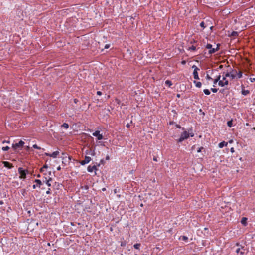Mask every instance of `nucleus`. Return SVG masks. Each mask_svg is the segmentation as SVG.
Instances as JSON below:
<instances>
[{"instance_id":"64","label":"nucleus","mask_w":255,"mask_h":255,"mask_svg":"<svg viewBox=\"0 0 255 255\" xmlns=\"http://www.w3.org/2000/svg\"><path fill=\"white\" fill-rule=\"evenodd\" d=\"M68 158L70 160H71V157L70 156H69Z\"/></svg>"},{"instance_id":"28","label":"nucleus","mask_w":255,"mask_h":255,"mask_svg":"<svg viewBox=\"0 0 255 255\" xmlns=\"http://www.w3.org/2000/svg\"><path fill=\"white\" fill-rule=\"evenodd\" d=\"M200 26L203 28H205L206 27V26L205 25L204 22L203 21L200 23Z\"/></svg>"},{"instance_id":"3","label":"nucleus","mask_w":255,"mask_h":255,"mask_svg":"<svg viewBox=\"0 0 255 255\" xmlns=\"http://www.w3.org/2000/svg\"><path fill=\"white\" fill-rule=\"evenodd\" d=\"M237 74V71L235 69H231L230 72H226L225 73V77H228L230 79L233 80L236 78V74Z\"/></svg>"},{"instance_id":"53","label":"nucleus","mask_w":255,"mask_h":255,"mask_svg":"<svg viewBox=\"0 0 255 255\" xmlns=\"http://www.w3.org/2000/svg\"><path fill=\"white\" fill-rule=\"evenodd\" d=\"M236 246H240L239 243H236Z\"/></svg>"},{"instance_id":"27","label":"nucleus","mask_w":255,"mask_h":255,"mask_svg":"<svg viewBox=\"0 0 255 255\" xmlns=\"http://www.w3.org/2000/svg\"><path fill=\"white\" fill-rule=\"evenodd\" d=\"M189 50L191 51H195L196 47L195 46L192 45V46L189 48Z\"/></svg>"},{"instance_id":"56","label":"nucleus","mask_w":255,"mask_h":255,"mask_svg":"<svg viewBox=\"0 0 255 255\" xmlns=\"http://www.w3.org/2000/svg\"><path fill=\"white\" fill-rule=\"evenodd\" d=\"M233 33L234 34H232V35H235V33L236 34L237 33L236 32H234Z\"/></svg>"},{"instance_id":"19","label":"nucleus","mask_w":255,"mask_h":255,"mask_svg":"<svg viewBox=\"0 0 255 255\" xmlns=\"http://www.w3.org/2000/svg\"><path fill=\"white\" fill-rule=\"evenodd\" d=\"M165 83L166 85H167L169 87H170L171 85H172V82L169 80L165 81Z\"/></svg>"},{"instance_id":"49","label":"nucleus","mask_w":255,"mask_h":255,"mask_svg":"<svg viewBox=\"0 0 255 255\" xmlns=\"http://www.w3.org/2000/svg\"><path fill=\"white\" fill-rule=\"evenodd\" d=\"M233 140H230L229 141V142L230 143H233Z\"/></svg>"},{"instance_id":"20","label":"nucleus","mask_w":255,"mask_h":255,"mask_svg":"<svg viewBox=\"0 0 255 255\" xmlns=\"http://www.w3.org/2000/svg\"><path fill=\"white\" fill-rule=\"evenodd\" d=\"M179 239L180 240H182L184 241H187L188 240V238L187 236H181L179 238Z\"/></svg>"},{"instance_id":"44","label":"nucleus","mask_w":255,"mask_h":255,"mask_svg":"<svg viewBox=\"0 0 255 255\" xmlns=\"http://www.w3.org/2000/svg\"><path fill=\"white\" fill-rule=\"evenodd\" d=\"M230 150H231V152L233 153V152H234V148H233V147L231 148V149H230Z\"/></svg>"},{"instance_id":"10","label":"nucleus","mask_w":255,"mask_h":255,"mask_svg":"<svg viewBox=\"0 0 255 255\" xmlns=\"http://www.w3.org/2000/svg\"><path fill=\"white\" fill-rule=\"evenodd\" d=\"M92 135L94 136L97 137L98 140H102L103 138V136L102 134H100V131L98 130L96 131L93 132Z\"/></svg>"},{"instance_id":"26","label":"nucleus","mask_w":255,"mask_h":255,"mask_svg":"<svg viewBox=\"0 0 255 255\" xmlns=\"http://www.w3.org/2000/svg\"><path fill=\"white\" fill-rule=\"evenodd\" d=\"M62 127L66 129H67L69 128V125L67 123H64L62 124Z\"/></svg>"},{"instance_id":"48","label":"nucleus","mask_w":255,"mask_h":255,"mask_svg":"<svg viewBox=\"0 0 255 255\" xmlns=\"http://www.w3.org/2000/svg\"><path fill=\"white\" fill-rule=\"evenodd\" d=\"M57 170H61V167L60 166H58L57 168Z\"/></svg>"},{"instance_id":"42","label":"nucleus","mask_w":255,"mask_h":255,"mask_svg":"<svg viewBox=\"0 0 255 255\" xmlns=\"http://www.w3.org/2000/svg\"><path fill=\"white\" fill-rule=\"evenodd\" d=\"M46 194H51V192H50V189H49L47 191H46Z\"/></svg>"},{"instance_id":"41","label":"nucleus","mask_w":255,"mask_h":255,"mask_svg":"<svg viewBox=\"0 0 255 255\" xmlns=\"http://www.w3.org/2000/svg\"><path fill=\"white\" fill-rule=\"evenodd\" d=\"M40 171L41 173H43L44 171V169L43 168V167H42L40 169Z\"/></svg>"},{"instance_id":"59","label":"nucleus","mask_w":255,"mask_h":255,"mask_svg":"<svg viewBox=\"0 0 255 255\" xmlns=\"http://www.w3.org/2000/svg\"><path fill=\"white\" fill-rule=\"evenodd\" d=\"M178 97H180V95L179 94H177V96Z\"/></svg>"},{"instance_id":"47","label":"nucleus","mask_w":255,"mask_h":255,"mask_svg":"<svg viewBox=\"0 0 255 255\" xmlns=\"http://www.w3.org/2000/svg\"><path fill=\"white\" fill-rule=\"evenodd\" d=\"M153 160H154V161H157V158H156V157H154L153 158Z\"/></svg>"},{"instance_id":"14","label":"nucleus","mask_w":255,"mask_h":255,"mask_svg":"<svg viewBox=\"0 0 255 255\" xmlns=\"http://www.w3.org/2000/svg\"><path fill=\"white\" fill-rule=\"evenodd\" d=\"M227 144H228V143L227 142H226L225 141H223V142H220L218 146L220 148H223V147L224 146H227Z\"/></svg>"},{"instance_id":"23","label":"nucleus","mask_w":255,"mask_h":255,"mask_svg":"<svg viewBox=\"0 0 255 255\" xmlns=\"http://www.w3.org/2000/svg\"><path fill=\"white\" fill-rule=\"evenodd\" d=\"M140 246H141L140 244L136 243L134 245L133 247L136 249H139Z\"/></svg>"},{"instance_id":"35","label":"nucleus","mask_w":255,"mask_h":255,"mask_svg":"<svg viewBox=\"0 0 255 255\" xmlns=\"http://www.w3.org/2000/svg\"><path fill=\"white\" fill-rule=\"evenodd\" d=\"M203 149V147H200L198 150H197V152L199 153V152H201L202 151V150Z\"/></svg>"},{"instance_id":"51","label":"nucleus","mask_w":255,"mask_h":255,"mask_svg":"<svg viewBox=\"0 0 255 255\" xmlns=\"http://www.w3.org/2000/svg\"><path fill=\"white\" fill-rule=\"evenodd\" d=\"M106 160H109V156H107L106 158Z\"/></svg>"},{"instance_id":"16","label":"nucleus","mask_w":255,"mask_h":255,"mask_svg":"<svg viewBox=\"0 0 255 255\" xmlns=\"http://www.w3.org/2000/svg\"><path fill=\"white\" fill-rule=\"evenodd\" d=\"M193 83L195 84L196 87L200 88L202 86V83L200 82H197L196 81H194Z\"/></svg>"},{"instance_id":"31","label":"nucleus","mask_w":255,"mask_h":255,"mask_svg":"<svg viewBox=\"0 0 255 255\" xmlns=\"http://www.w3.org/2000/svg\"><path fill=\"white\" fill-rule=\"evenodd\" d=\"M206 79L208 80H213V79L208 74H207L206 75Z\"/></svg>"},{"instance_id":"54","label":"nucleus","mask_w":255,"mask_h":255,"mask_svg":"<svg viewBox=\"0 0 255 255\" xmlns=\"http://www.w3.org/2000/svg\"><path fill=\"white\" fill-rule=\"evenodd\" d=\"M37 176V177H40V174H38Z\"/></svg>"},{"instance_id":"9","label":"nucleus","mask_w":255,"mask_h":255,"mask_svg":"<svg viewBox=\"0 0 255 255\" xmlns=\"http://www.w3.org/2000/svg\"><path fill=\"white\" fill-rule=\"evenodd\" d=\"M45 155L47 156L55 158L59 155V152L58 151H56L52 153H45Z\"/></svg>"},{"instance_id":"36","label":"nucleus","mask_w":255,"mask_h":255,"mask_svg":"<svg viewBox=\"0 0 255 255\" xmlns=\"http://www.w3.org/2000/svg\"><path fill=\"white\" fill-rule=\"evenodd\" d=\"M218 82V80H215L214 79V81H213V86L215 87V85L217 84V83Z\"/></svg>"},{"instance_id":"32","label":"nucleus","mask_w":255,"mask_h":255,"mask_svg":"<svg viewBox=\"0 0 255 255\" xmlns=\"http://www.w3.org/2000/svg\"><path fill=\"white\" fill-rule=\"evenodd\" d=\"M211 90L213 92V93H216L218 91V89H216V88H211Z\"/></svg>"},{"instance_id":"40","label":"nucleus","mask_w":255,"mask_h":255,"mask_svg":"<svg viewBox=\"0 0 255 255\" xmlns=\"http://www.w3.org/2000/svg\"><path fill=\"white\" fill-rule=\"evenodd\" d=\"M42 167L44 169H47L48 168V165L46 164H45V165H44V166Z\"/></svg>"},{"instance_id":"22","label":"nucleus","mask_w":255,"mask_h":255,"mask_svg":"<svg viewBox=\"0 0 255 255\" xmlns=\"http://www.w3.org/2000/svg\"><path fill=\"white\" fill-rule=\"evenodd\" d=\"M45 179L46 180V184L48 186H51V184L50 183V181L52 180V178H49L48 180H47V178H45Z\"/></svg>"},{"instance_id":"11","label":"nucleus","mask_w":255,"mask_h":255,"mask_svg":"<svg viewBox=\"0 0 255 255\" xmlns=\"http://www.w3.org/2000/svg\"><path fill=\"white\" fill-rule=\"evenodd\" d=\"M2 164L4 165V167H7L8 169H11L13 167V165L8 161H3Z\"/></svg>"},{"instance_id":"30","label":"nucleus","mask_w":255,"mask_h":255,"mask_svg":"<svg viewBox=\"0 0 255 255\" xmlns=\"http://www.w3.org/2000/svg\"><path fill=\"white\" fill-rule=\"evenodd\" d=\"M33 147L35 149H40L41 148L39 146H38L36 144H34L33 145Z\"/></svg>"},{"instance_id":"52","label":"nucleus","mask_w":255,"mask_h":255,"mask_svg":"<svg viewBox=\"0 0 255 255\" xmlns=\"http://www.w3.org/2000/svg\"><path fill=\"white\" fill-rule=\"evenodd\" d=\"M125 245V243H122L121 245L122 246H124Z\"/></svg>"},{"instance_id":"45","label":"nucleus","mask_w":255,"mask_h":255,"mask_svg":"<svg viewBox=\"0 0 255 255\" xmlns=\"http://www.w3.org/2000/svg\"><path fill=\"white\" fill-rule=\"evenodd\" d=\"M176 127L179 128H181V126L179 125H176Z\"/></svg>"},{"instance_id":"61","label":"nucleus","mask_w":255,"mask_h":255,"mask_svg":"<svg viewBox=\"0 0 255 255\" xmlns=\"http://www.w3.org/2000/svg\"><path fill=\"white\" fill-rule=\"evenodd\" d=\"M64 157H67V156H64V157H63V158H64Z\"/></svg>"},{"instance_id":"29","label":"nucleus","mask_w":255,"mask_h":255,"mask_svg":"<svg viewBox=\"0 0 255 255\" xmlns=\"http://www.w3.org/2000/svg\"><path fill=\"white\" fill-rule=\"evenodd\" d=\"M9 149V147L8 146H5V147H3L2 148V150L4 151H7Z\"/></svg>"},{"instance_id":"13","label":"nucleus","mask_w":255,"mask_h":255,"mask_svg":"<svg viewBox=\"0 0 255 255\" xmlns=\"http://www.w3.org/2000/svg\"><path fill=\"white\" fill-rule=\"evenodd\" d=\"M97 170V167L95 165L90 166L89 165L87 168V170L89 172H92L94 171Z\"/></svg>"},{"instance_id":"25","label":"nucleus","mask_w":255,"mask_h":255,"mask_svg":"<svg viewBox=\"0 0 255 255\" xmlns=\"http://www.w3.org/2000/svg\"><path fill=\"white\" fill-rule=\"evenodd\" d=\"M227 125L229 127H232V126H233V121L232 120H230V121H228Z\"/></svg>"},{"instance_id":"15","label":"nucleus","mask_w":255,"mask_h":255,"mask_svg":"<svg viewBox=\"0 0 255 255\" xmlns=\"http://www.w3.org/2000/svg\"><path fill=\"white\" fill-rule=\"evenodd\" d=\"M247 218L246 217H243L242 218V220L241 221V223L244 226H246L247 225Z\"/></svg>"},{"instance_id":"39","label":"nucleus","mask_w":255,"mask_h":255,"mask_svg":"<svg viewBox=\"0 0 255 255\" xmlns=\"http://www.w3.org/2000/svg\"><path fill=\"white\" fill-rule=\"evenodd\" d=\"M110 47L109 44H106L105 46V49H108Z\"/></svg>"},{"instance_id":"24","label":"nucleus","mask_w":255,"mask_h":255,"mask_svg":"<svg viewBox=\"0 0 255 255\" xmlns=\"http://www.w3.org/2000/svg\"><path fill=\"white\" fill-rule=\"evenodd\" d=\"M203 92L205 93V94H206L207 95H209L210 94V91L208 89H204L203 90Z\"/></svg>"},{"instance_id":"21","label":"nucleus","mask_w":255,"mask_h":255,"mask_svg":"<svg viewBox=\"0 0 255 255\" xmlns=\"http://www.w3.org/2000/svg\"><path fill=\"white\" fill-rule=\"evenodd\" d=\"M249 93V91L248 90H242V94L244 95H247Z\"/></svg>"},{"instance_id":"17","label":"nucleus","mask_w":255,"mask_h":255,"mask_svg":"<svg viewBox=\"0 0 255 255\" xmlns=\"http://www.w3.org/2000/svg\"><path fill=\"white\" fill-rule=\"evenodd\" d=\"M91 160V158L89 156H85L84 161L85 162H86L87 164L89 163L90 161Z\"/></svg>"},{"instance_id":"8","label":"nucleus","mask_w":255,"mask_h":255,"mask_svg":"<svg viewBox=\"0 0 255 255\" xmlns=\"http://www.w3.org/2000/svg\"><path fill=\"white\" fill-rule=\"evenodd\" d=\"M236 252L237 254H239L241 255H243L246 254L247 252H246V249L244 247L241 246V248H239L236 249Z\"/></svg>"},{"instance_id":"6","label":"nucleus","mask_w":255,"mask_h":255,"mask_svg":"<svg viewBox=\"0 0 255 255\" xmlns=\"http://www.w3.org/2000/svg\"><path fill=\"white\" fill-rule=\"evenodd\" d=\"M226 77H225V74L223 76L222 80L221 81H219L218 82V85L220 86L224 87L225 86H227L229 84L228 80L226 79Z\"/></svg>"},{"instance_id":"62","label":"nucleus","mask_w":255,"mask_h":255,"mask_svg":"<svg viewBox=\"0 0 255 255\" xmlns=\"http://www.w3.org/2000/svg\"><path fill=\"white\" fill-rule=\"evenodd\" d=\"M64 157H67V156H64V157H63V158H64Z\"/></svg>"},{"instance_id":"50","label":"nucleus","mask_w":255,"mask_h":255,"mask_svg":"<svg viewBox=\"0 0 255 255\" xmlns=\"http://www.w3.org/2000/svg\"><path fill=\"white\" fill-rule=\"evenodd\" d=\"M77 101H78V100H77V99H74V102H75V103H76Z\"/></svg>"},{"instance_id":"60","label":"nucleus","mask_w":255,"mask_h":255,"mask_svg":"<svg viewBox=\"0 0 255 255\" xmlns=\"http://www.w3.org/2000/svg\"><path fill=\"white\" fill-rule=\"evenodd\" d=\"M140 206H141V207H142V206H143V204H141Z\"/></svg>"},{"instance_id":"34","label":"nucleus","mask_w":255,"mask_h":255,"mask_svg":"<svg viewBox=\"0 0 255 255\" xmlns=\"http://www.w3.org/2000/svg\"><path fill=\"white\" fill-rule=\"evenodd\" d=\"M80 163L82 165H84L87 164L86 162H85L84 160L81 161Z\"/></svg>"},{"instance_id":"57","label":"nucleus","mask_w":255,"mask_h":255,"mask_svg":"<svg viewBox=\"0 0 255 255\" xmlns=\"http://www.w3.org/2000/svg\"><path fill=\"white\" fill-rule=\"evenodd\" d=\"M233 33L234 34H232V35H235V33L236 34L237 33L236 32H234Z\"/></svg>"},{"instance_id":"43","label":"nucleus","mask_w":255,"mask_h":255,"mask_svg":"<svg viewBox=\"0 0 255 255\" xmlns=\"http://www.w3.org/2000/svg\"><path fill=\"white\" fill-rule=\"evenodd\" d=\"M97 94L100 96L102 94V93L101 91H97Z\"/></svg>"},{"instance_id":"46","label":"nucleus","mask_w":255,"mask_h":255,"mask_svg":"<svg viewBox=\"0 0 255 255\" xmlns=\"http://www.w3.org/2000/svg\"><path fill=\"white\" fill-rule=\"evenodd\" d=\"M126 127H127V128H129V127H130V124H127L126 125Z\"/></svg>"},{"instance_id":"58","label":"nucleus","mask_w":255,"mask_h":255,"mask_svg":"<svg viewBox=\"0 0 255 255\" xmlns=\"http://www.w3.org/2000/svg\"><path fill=\"white\" fill-rule=\"evenodd\" d=\"M3 203L2 201H0V204H2Z\"/></svg>"},{"instance_id":"38","label":"nucleus","mask_w":255,"mask_h":255,"mask_svg":"<svg viewBox=\"0 0 255 255\" xmlns=\"http://www.w3.org/2000/svg\"><path fill=\"white\" fill-rule=\"evenodd\" d=\"M250 80L251 82H253L255 81V78H250Z\"/></svg>"},{"instance_id":"33","label":"nucleus","mask_w":255,"mask_h":255,"mask_svg":"<svg viewBox=\"0 0 255 255\" xmlns=\"http://www.w3.org/2000/svg\"><path fill=\"white\" fill-rule=\"evenodd\" d=\"M220 78H221V76L219 75L217 76L216 78L215 79L218 80V82H219V81H221V80H220Z\"/></svg>"},{"instance_id":"37","label":"nucleus","mask_w":255,"mask_h":255,"mask_svg":"<svg viewBox=\"0 0 255 255\" xmlns=\"http://www.w3.org/2000/svg\"><path fill=\"white\" fill-rule=\"evenodd\" d=\"M5 143H10V141L9 140H4L2 141V143L4 144Z\"/></svg>"},{"instance_id":"4","label":"nucleus","mask_w":255,"mask_h":255,"mask_svg":"<svg viewBox=\"0 0 255 255\" xmlns=\"http://www.w3.org/2000/svg\"><path fill=\"white\" fill-rule=\"evenodd\" d=\"M18 173L20 174L19 178L20 179H25L26 177V175L28 173L27 170H23L22 168L19 167L18 169Z\"/></svg>"},{"instance_id":"55","label":"nucleus","mask_w":255,"mask_h":255,"mask_svg":"<svg viewBox=\"0 0 255 255\" xmlns=\"http://www.w3.org/2000/svg\"><path fill=\"white\" fill-rule=\"evenodd\" d=\"M233 33L234 34H232V35H235V33L236 34L237 33L236 32H234Z\"/></svg>"},{"instance_id":"18","label":"nucleus","mask_w":255,"mask_h":255,"mask_svg":"<svg viewBox=\"0 0 255 255\" xmlns=\"http://www.w3.org/2000/svg\"><path fill=\"white\" fill-rule=\"evenodd\" d=\"M242 77V72L241 71H239L238 72H237V74H236V78L240 79Z\"/></svg>"},{"instance_id":"63","label":"nucleus","mask_w":255,"mask_h":255,"mask_svg":"<svg viewBox=\"0 0 255 255\" xmlns=\"http://www.w3.org/2000/svg\"><path fill=\"white\" fill-rule=\"evenodd\" d=\"M64 157H67V156H64V157H63V158H64Z\"/></svg>"},{"instance_id":"5","label":"nucleus","mask_w":255,"mask_h":255,"mask_svg":"<svg viewBox=\"0 0 255 255\" xmlns=\"http://www.w3.org/2000/svg\"><path fill=\"white\" fill-rule=\"evenodd\" d=\"M24 142L20 140L18 143L12 144V148L14 151H16L18 149H21L22 147L24 146Z\"/></svg>"},{"instance_id":"7","label":"nucleus","mask_w":255,"mask_h":255,"mask_svg":"<svg viewBox=\"0 0 255 255\" xmlns=\"http://www.w3.org/2000/svg\"><path fill=\"white\" fill-rule=\"evenodd\" d=\"M192 68L194 69V71H193V73L194 78L196 80H199V77L198 76V71H199V70H200L199 68H198L195 65H193L192 66Z\"/></svg>"},{"instance_id":"12","label":"nucleus","mask_w":255,"mask_h":255,"mask_svg":"<svg viewBox=\"0 0 255 255\" xmlns=\"http://www.w3.org/2000/svg\"><path fill=\"white\" fill-rule=\"evenodd\" d=\"M34 182H35L36 183V184L33 185V189H35L36 188V187H40V185H42V182L40 180L35 179L34 181Z\"/></svg>"},{"instance_id":"2","label":"nucleus","mask_w":255,"mask_h":255,"mask_svg":"<svg viewBox=\"0 0 255 255\" xmlns=\"http://www.w3.org/2000/svg\"><path fill=\"white\" fill-rule=\"evenodd\" d=\"M219 46L220 44H217L216 48H212V45L211 44H208L206 45V48L208 49H209V54H212L219 50Z\"/></svg>"},{"instance_id":"1","label":"nucleus","mask_w":255,"mask_h":255,"mask_svg":"<svg viewBox=\"0 0 255 255\" xmlns=\"http://www.w3.org/2000/svg\"><path fill=\"white\" fill-rule=\"evenodd\" d=\"M194 135V133H189L188 132H187L186 131H184L183 133H181L180 137L177 140V142H182L184 140L188 138L190 136L191 137H193Z\"/></svg>"}]
</instances>
